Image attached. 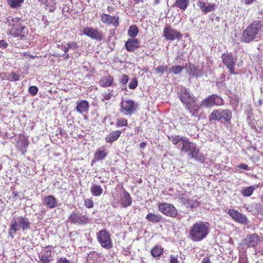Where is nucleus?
<instances>
[{"instance_id": "nucleus-43", "label": "nucleus", "mask_w": 263, "mask_h": 263, "mask_svg": "<svg viewBox=\"0 0 263 263\" xmlns=\"http://www.w3.org/2000/svg\"><path fill=\"white\" fill-rule=\"evenodd\" d=\"M116 125L117 127H123L127 125V121L125 118H118L117 120Z\"/></svg>"}, {"instance_id": "nucleus-26", "label": "nucleus", "mask_w": 263, "mask_h": 263, "mask_svg": "<svg viewBox=\"0 0 263 263\" xmlns=\"http://www.w3.org/2000/svg\"><path fill=\"white\" fill-rule=\"evenodd\" d=\"M189 155L192 158L200 163H203L205 159V157L199 152L196 145L191 151Z\"/></svg>"}, {"instance_id": "nucleus-35", "label": "nucleus", "mask_w": 263, "mask_h": 263, "mask_svg": "<svg viewBox=\"0 0 263 263\" xmlns=\"http://www.w3.org/2000/svg\"><path fill=\"white\" fill-rule=\"evenodd\" d=\"M163 252V248L160 246H155L151 250V254L154 257H159Z\"/></svg>"}, {"instance_id": "nucleus-61", "label": "nucleus", "mask_w": 263, "mask_h": 263, "mask_svg": "<svg viewBox=\"0 0 263 263\" xmlns=\"http://www.w3.org/2000/svg\"><path fill=\"white\" fill-rule=\"evenodd\" d=\"M255 0H245V3L246 4L249 5V4H251L253 3V2Z\"/></svg>"}, {"instance_id": "nucleus-25", "label": "nucleus", "mask_w": 263, "mask_h": 263, "mask_svg": "<svg viewBox=\"0 0 263 263\" xmlns=\"http://www.w3.org/2000/svg\"><path fill=\"white\" fill-rule=\"evenodd\" d=\"M139 41L138 40L134 38H130L127 40L125 43V47L127 51L132 52L137 49L139 47Z\"/></svg>"}, {"instance_id": "nucleus-34", "label": "nucleus", "mask_w": 263, "mask_h": 263, "mask_svg": "<svg viewBox=\"0 0 263 263\" xmlns=\"http://www.w3.org/2000/svg\"><path fill=\"white\" fill-rule=\"evenodd\" d=\"M90 191L92 195L95 196H99L103 192V189L99 185L93 184L92 185Z\"/></svg>"}, {"instance_id": "nucleus-3", "label": "nucleus", "mask_w": 263, "mask_h": 263, "mask_svg": "<svg viewBox=\"0 0 263 263\" xmlns=\"http://www.w3.org/2000/svg\"><path fill=\"white\" fill-rule=\"evenodd\" d=\"M262 27L260 21H255L248 26L242 32V41L245 43H250L253 41H258L259 38L258 33Z\"/></svg>"}, {"instance_id": "nucleus-28", "label": "nucleus", "mask_w": 263, "mask_h": 263, "mask_svg": "<svg viewBox=\"0 0 263 263\" xmlns=\"http://www.w3.org/2000/svg\"><path fill=\"white\" fill-rule=\"evenodd\" d=\"M121 134V131L116 130L114 131L106 136L105 140L107 142L112 143L117 140Z\"/></svg>"}, {"instance_id": "nucleus-21", "label": "nucleus", "mask_w": 263, "mask_h": 263, "mask_svg": "<svg viewBox=\"0 0 263 263\" xmlns=\"http://www.w3.org/2000/svg\"><path fill=\"white\" fill-rule=\"evenodd\" d=\"M185 67L187 68L188 73L193 77H200L203 76V70L199 68L197 66L193 64H186Z\"/></svg>"}, {"instance_id": "nucleus-1", "label": "nucleus", "mask_w": 263, "mask_h": 263, "mask_svg": "<svg viewBox=\"0 0 263 263\" xmlns=\"http://www.w3.org/2000/svg\"><path fill=\"white\" fill-rule=\"evenodd\" d=\"M6 20L5 23L8 24L9 27L7 30V34L21 39L25 37L28 32V29L25 25L22 24V21L20 18L9 16Z\"/></svg>"}, {"instance_id": "nucleus-29", "label": "nucleus", "mask_w": 263, "mask_h": 263, "mask_svg": "<svg viewBox=\"0 0 263 263\" xmlns=\"http://www.w3.org/2000/svg\"><path fill=\"white\" fill-rule=\"evenodd\" d=\"M132 199L129 194L126 191L123 193V196L121 198V205L122 206L126 208L130 205Z\"/></svg>"}, {"instance_id": "nucleus-50", "label": "nucleus", "mask_w": 263, "mask_h": 263, "mask_svg": "<svg viewBox=\"0 0 263 263\" xmlns=\"http://www.w3.org/2000/svg\"><path fill=\"white\" fill-rule=\"evenodd\" d=\"M84 205L87 208H91L93 206V202L91 199H87L84 201Z\"/></svg>"}, {"instance_id": "nucleus-57", "label": "nucleus", "mask_w": 263, "mask_h": 263, "mask_svg": "<svg viewBox=\"0 0 263 263\" xmlns=\"http://www.w3.org/2000/svg\"><path fill=\"white\" fill-rule=\"evenodd\" d=\"M238 167L240 169L245 170H249V167L248 165L245 164V163H241L240 164Z\"/></svg>"}, {"instance_id": "nucleus-45", "label": "nucleus", "mask_w": 263, "mask_h": 263, "mask_svg": "<svg viewBox=\"0 0 263 263\" xmlns=\"http://www.w3.org/2000/svg\"><path fill=\"white\" fill-rule=\"evenodd\" d=\"M179 201L180 202L184 204L185 206H186L187 204H189V200L188 198L184 195L182 194L179 196Z\"/></svg>"}, {"instance_id": "nucleus-37", "label": "nucleus", "mask_w": 263, "mask_h": 263, "mask_svg": "<svg viewBox=\"0 0 263 263\" xmlns=\"http://www.w3.org/2000/svg\"><path fill=\"white\" fill-rule=\"evenodd\" d=\"M184 137H185L180 136L178 135H177V136L171 135V136H168V139L170 140H171L172 142V143H173V144H174V145H177L179 142L181 143L182 141H183V140L184 139Z\"/></svg>"}, {"instance_id": "nucleus-53", "label": "nucleus", "mask_w": 263, "mask_h": 263, "mask_svg": "<svg viewBox=\"0 0 263 263\" xmlns=\"http://www.w3.org/2000/svg\"><path fill=\"white\" fill-rule=\"evenodd\" d=\"M56 263H70V261L66 257H62L57 260Z\"/></svg>"}, {"instance_id": "nucleus-24", "label": "nucleus", "mask_w": 263, "mask_h": 263, "mask_svg": "<svg viewBox=\"0 0 263 263\" xmlns=\"http://www.w3.org/2000/svg\"><path fill=\"white\" fill-rule=\"evenodd\" d=\"M28 144L29 141L27 138L24 136H20L18 138L16 146L23 154H24L27 151Z\"/></svg>"}, {"instance_id": "nucleus-38", "label": "nucleus", "mask_w": 263, "mask_h": 263, "mask_svg": "<svg viewBox=\"0 0 263 263\" xmlns=\"http://www.w3.org/2000/svg\"><path fill=\"white\" fill-rule=\"evenodd\" d=\"M78 48V45L76 42H69L64 47V51H68L69 49L73 51Z\"/></svg>"}, {"instance_id": "nucleus-58", "label": "nucleus", "mask_w": 263, "mask_h": 263, "mask_svg": "<svg viewBox=\"0 0 263 263\" xmlns=\"http://www.w3.org/2000/svg\"><path fill=\"white\" fill-rule=\"evenodd\" d=\"M201 263H211V261H210L209 257H204L202 259Z\"/></svg>"}, {"instance_id": "nucleus-17", "label": "nucleus", "mask_w": 263, "mask_h": 263, "mask_svg": "<svg viewBox=\"0 0 263 263\" xmlns=\"http://www.w3.org/2000/svg\"><path fill=\"white\" fill-rule=\"evenodd\" d=\"M178 97L181 102L185 105L195 99V97L192 96L190 92L184 87L180 89Z\"/></svg>"}, {"instance_id": "nucleus-52", "label": "nucleus", "mask_w": 263, "mask_h": 263, "mask_svg": "<svg viewBox=\"0 0 263 263\" xmlns=\"http://www.w3.org/2000/svg\"><path fill=\"white\" fill-rule=\"evenodd\" d=\"M128 81V77L127 75L123 74L120 79V82L123 84H126Z\"/></svg>"}, {"instance_id": "nucleus-46", "label": "nucleus", "mask_w": 263, "mask_h": 263, "mask_svg": "<svg viewBox=\"0 0 263 263\" xmlns=\"http://www.w3.org/2000/svg\"><path fill=\"white\" fill-rule=\"evenodd\" d=\"M38 88L36 86H31L29 87L28 89V92L29 93H30L32 96H35L36 95L38 92Z\"/></svg>"}, {"instance_id": "nucleus-62", "label": "nucleus", "mask_w": 263, "mask_h": 263, "mask_svg": "<svg viewBox=\"0 0 263 263\" xmlns=\"http://www.w3.org/2000/svg\"><path fill=\"white\" fill-rule=\"evenodd\" d=\"M140 146L141 148H144L146 146V143L145 142H141L140 144Z\"/></svg>"}, {"instance_id": "nucleus-9", "label": "nucleus", "mask_w": 263, "mask_h": 263, "mask_svg": "<svg viewBox=\"0 0 263 263\" xmlns=\"http://www.w3.org/2000/svg\"><path fill=\"white\" fill-rule=\"evenodd\" d=\"M158 208L161 213L167 216L172 218L176 217L178 214L177 209L173 204L170 203H159Z\"/></svg>"}, {"instance_id": "nucleus-64", "label": "nucleus", "mask_w": 263, "mask_h": 263, "mask_svg": "<svg viewBox=\"0 0 263 263\" xmlns=\"http://www.w3.org/2000/svg\"><path fill=\"white\" fill-rule=\"evenodd\" d=\"M55 9V7L53 6V7H52V8L49 9V10L51 12H53L54 11Z\"/></svg>"}, {"instance_id": "nucleus-41", "label": "nucleus", "mask_w": 263, "mask_h": 263, "mask_svg": "<svg viewBox=\"0 0 263 263\" xmlns=\"http://www.w3.org/2000/svg\"><path fill=\"white\" fill-rule=\"evenodd\" d=\"M183 69V66L179 65H175L172 66L170 69V72H172L175 74H179L182 72Z\"/></svg>"}, {"instance_id": "nucleus-23", "label": "nucleus", "mask_w": 263, "mask_h": 263, "mask_svg": "<svg viewBox=\"0 0 263 263\" xmlns=\"http://www.w3.org/2000/svg\"><path fill=\"white\" fill-rule=\"evenodd\" d=\"M185 108L188 109L192 116L197 117V113L200 110V106L198 105L195 98L185 105Z\"/></svg>"}, {"instance_id": "nucleus-18", "label": "nucleus", "mask_w": 263, "mask_h": 263, "mask_svg": "<svg viewBox=\"0 0 263 263\" xmlns=\"http://www.w3.org/2000/svg\"><path fill=\"white\" fill-rule=\"evenodd\" d=\"M197 6L203 14H206L214 11L216 7V4L214 3H209L206 4L205 2L201 1L197 2Z\"/></svg>"}, {"instance_id": "nucleus-47", "label": "nucleus", "mask_w": 263, "mask_h": 263, "mask_svg": "<svg viewBox=\"0 0 263 263\" xmlns=\"http://www.w3.org/2000/svg\"><path fill=\"white\" fill-rule=\"evenodd\" d=\"M114 96V95L111 93V92H104L103 94V101L104 100H110L112 97Z\"/></svg>"}, {"instance_id": "nucleus-31", "label": "nucleus", "mask_w": 263, "mask_h": 263, "mask_svg": "<svg viewBox=\"0 0 263 263\" xmlns=\"http://www.w3.org/2000/svg\"><path fill=\"white\" fill-rule=\"evenodd\" d=\"M258 187V184H255L254 185H251L249 187L243 188L241 191V193L244 197H250L253 194L254 190L257 189Z\"/></svg>"}, {"instance_id": "nucleus-51", "label": "nucleus", "mask_w": 263, "mask_h": 263, "mask_svg": "<svg viewBox=\"0 0 263 263\" xmlns=\"http://www.w3.org/2000/svg\"><path fill=\"white\" fill-rule=\"evenodd\" d=\"M170 263H179L177 256L171 255L170 257Z\"/></svg>"}, {"instance_id": "nucleus-42", "label": "nucleus", "mask_w": 263, "mask_h": 263, "mask_svg": "<svg viewBox=\"0 0 263 263\" xmlns=\"http://www.w3.org/2000/svg\"><path fill=\"white\" fill-rule=\"evenodd\" d=\"M189 204H187L186 207H190V208H196L199 205V202L194 199H189Z\"/></svg>"}, {"instance_id": "nucleus-12", "label": "nucleus", "mask_w": 263, "mask_h": 263, "mask_svg": "<svg viewBox=\"0 0 263 263\" xmlns=\"http://www.w3.org/2000/svg\"><path fill=\"white\" fill-rule=\"evenodd\" d=\"M227 213L235 221L243 224H248L249 220L246 216L243 214H241L238 211L234 209H229Z\"/></svg>"}, {"instance_id": "nucleus-40", "label": "nucleus", "mask_w": 263, "mask_h": 263, "mask_svg": "<svg viewBox=\"0 0 263 263\" xmlns=\"http://www.w3.org/2000/svg\"><path fill=\"white\" fill-rule=\"evenodd\" d=\"M138 33V29L136 25H132L129 27L128 30V35L132 38L137 35Z\"/></svg>"}, {"instance_id": "nucleus-39", "label": "nucleus", "mask_w": 263, "mask_h": 263, "mask_svg": "<svg viewBox=\"0 0 263 263\" xmlns=\"http://www.w3.org/2000/svg\"><path fill=\"white\" fill-rule=\"evenodd\" d=\"M24 0H9L8 3L10 7L12 8H16L22 6Z\"/></svg>"}, {"instance_id": "nucleus-22", "label": "nucleus", "mask_w": 263, "mask_h": 263, "mask_svg": "<svg viewBox=\"0 0 263 263\" xmlns=\"http://www.w3.org/2000/svg\"><path fill=\"white\" fill-rule=\"evenodd\" d=\"M118 20V16H112L107 14H103L101 16V21L103 23L107 25L112 24L116 27L119 25Z\"/></svg>"}, {"instance_id": "nucleus-27", "label": "nucleus", "mask_w": 263, "mask_h": 263, "mask_svg": "<svg viewBox=\"0 0 263 263\" xmlns=\"http://www.w3.org/2000/svg\"><path fill=\"white\" fill-rule=\"evenodd\" d=\"M89 104L86 100H81L77 102V106L75 109L77 112L82 114L84 112H86L89 109Z\"/></svg>"}, {"instance_id": "nucleus-54", "label": "nucleus", "mask_w": 263, "mask_h": 263, "mask_svg": "<svg viewBox=\"0 0 263 263\" xmlns=\"http://www.w3.org/2000/svg\"><path fill=\"white\" fill-rule=\"evenodd\" d=\"M8 44L7 43V42L4 40H0V48H6L8 46Z\"/></svg>"}, {"instance_id": "nucleus-56", "label": "nucleus", "mask_w": 263, "mask_h": 263, "mask_svg": "<svg viewBox=\"0 0 263 263\" xmlns=\"http://www.w3.org/2000/svg\"><path fill=\"white\" fill-rule=\"evenodd\" d=\"M238 263H248L247 257L245 255L240 256Z\"/></svg>"}, {"instance_id": "nucleus-14", "label": "nucleus", "mask_w": 263, "mask_h": 263, "mask_svg": "<svg viewBox=\"0 0 263 263\" xmlns=\"http://www.w3.org/2000/svg\"><path fill=\"white\" fill-rule=\"evenodd\" d=\"M52 246H47L42 248L39 257L42 263H49L51 260Z\"/></svg>"}, {"instance_id": "nucleus-36", "label": "nucleus", "mask_w": 263, "mask_h": 263, "mask_svg": "<svg viewBox=\"0 0 263 263\" xmlns=\"http://www.w3.org/2000/svg\"><path fill=\"white\" fill-rule=\"evenodd\" d=\"M189 5V0H176L175 5L182 10H185Z\"/></svg>"}, {"instance_id": "nucleus-5", "label": "nucleus", "mask_w": 263, "mask_h": 263, "mask_svg": "<svg viewBox=\"0 0 263 263\" xmlns=\"http://www.w3.org/2000/svg\"><path fill=\"white\" fill-rule=\"evenodd\" d=\"M232 117V114L229 109H223L219 108L218 109H214L209 116L210 121H218L229 122L231 120Z\"/></svg>"}, {"instance_id": "nucleus-6", "label": "nucleus", "mask_w": 263, "mask_h": 263, "mask_svg": "<svg viewBox=\"0 0 263 263\" xmlns=\"http://www.w3.org/2000/svg\"><path fill=\"white\" fill-rule=\"evenodd\" d=\"M90 219L86 213H82L78 212H72L69 217L67 221L72 224L84 226L88 223Z\"/></svg>"}, {"instance_id": "nucleus-33", "label": "nucleus", "mask_w": 263, "mask_h": 263, "mask_svg": "<svg viewBox=\"0 0 263 263\" xmlns=\"http://www.w3.org/2000/svg\"><path fill=\"white\" fill-rule=\"evenodd\" d=\"M107 153L105 149L101 147L98 149L95 154V159L97 161L101 160L104 159L107 156Z\"/></svg>"}, {"instance_id": "nucleus-16", "label": "nucleus", "mask_w": 263, "mask_h": 263, "mask_svg": "<svg viewBox=\"0 0 263 263\" xmlns=\"http://www.w3.org/2000/svg\"><path fill=\"white\" fill-rule=\"evenodd\" d=\"M260 240V238L256 233L247 235L244 239V243L248 247L255 248Z\"/></svg>"}, {"instance_id": "nucleus-32", "label": "nucleus", "mask_w": 263, "mask_h": 263, "mask_svg": "<svg viewBox=\"0 0 263 263\" xmlns=\"http://www.w3.org/2000/svg\"><path fill=\"white\" fill-rule=\"evenodd\" d=\"M114 78L112 76H108L101 78L100 80L99 83L102 87H109L111 85Z\"/></svg>"}, {"instance_id": "nucleus-2", "label": "nucleus", "mask_w": 263, "mask_h": 263, "mask_svg": "<svg viewBox=\"0 0 263 263\" xmlns=\"http://www.w3.org/2000/svg\"><path fill=\"white\" fill-rule=\"evenodd\" d=\"M209 223L202 221L194 223L189 231V236L193 241H200L206 237L210 232Z\"/></svg>"}, {"instance_id": "nucleus-59", "label": "nucleus", "mask_w": 263, "mask_h": 263, "mask_svg": "<svg viewBox=\"0 0 263 263\" xmlns=\"http://www.w3.org/2000/svg\"><path fill=\"white\" fill-rule=\"evenodd\" d=\"M262 104V101L261 99H259V100L255 103V105L257 107H259Z\"/></svg>"}, {"instance_id": "nucleus-13", "label": "nucleus", "mask_w": 263, "mask_h": 263, "mask_svg": "<svg viewBox=\"0 0 263 263\" xmlns=\"http://www.w3.org/2000/svg\"><path fill=\"white\" fill-rule=\"evenodd\" d=\"M82 32L83 34L97 41H102L103 39V34L99 32L97 29L87 27L84 28Z\"/></svg>"}, {"instance_id": "nucleus-8", "label": "nucleus", "mask_w": 263, "mask_h": 263, "mask_svg": "<svg viewBox=\"0 0 263 263\" xmlns=\"http://www.w3.org/2000/svg\"><path fill=\"white\" fill-rule=\"evenodd\" d=\"M120 112L124 115H132L138 107V104L132 100H123L120 103Z\"/></svg>"}, {"instance_id": "nucleus-11", "label": "nucleus", "mask_w": 263, "mask_h": 263, "mask_svg": "<svg viewBox=\"0 0 263 263\" xmlns=\"http://www.w3.org/2000/svg\"><path fill=\"white\" fill-rule=\"evenodd\" d=\"M221 58L223 64L227 66L232 74H235L234 71V66L236 62L237 58L230 53H223L222 54Z\"/></svg>"}, {"instance_id": "nucleus-19", "label": "nucleus", "mask_w": 263, "mask_h": 263, "mask_svg": "<svg viewBox=\"0 0 263 263\" xmlns=\"http://www.w3.org/2000/svg\"><path fill=\"white\" fill-rule=\"evenodd\" d=\"M195 146L196 145L194 143L191 142L187 138L185 137L182 142L179 144L178 148L182 152L189 153V154Z\"/></svg>"}, {"instance_id": "nucleus-20", "label": "nucleus", "mask_w": 263, "mask_h": 263, "mask_svg": "<svg viewBox=\"0 0 263 263\" xmlns=\"http://www.w3.org/2000/svg\"><path fill=\"white\" fill-rule=\"evenodd\" d=\"M43 204L49 209H53L58 206L57 199L52 195L45 196L42 199Z\"/></svg>"}, {"instance_id": "nucleus-49", "label": "nucleus", "mask_w": 263, "mask_h": 263, "mask_svg": "<svg viewBox=\"0 0 263 263\" xmlns=\"http://www.w3.org/2000/svg\"><path fill=\"white\" fill-rule=\"evenodd\" d=\"M167 67L166 66H159L155 69L157 73H163L164 71H166Z\"/></svg>"}, {"instance_id": "nucleus-4", "label": "nucleus", "mask_w": 263, "mask_h": 263, "mask_svg": "<svg viewBox=\"0 0 263 263\" xmlns=\"http://www.w3.org/2000/svg\"><path fill=\"white\" fill-rule=\"evenodd\" d=\"M30 224L29 220L25 217L20 216L16 218H13L11 221L10 228L8 231L9 236L11 238H13L14 234L20 229H22L23 231L29 229Z\"/></svg>"}, {"instance_id": "nucleus-15", "label": "nucleus", "mask_w": 263, "mask_h": 263, "mask_svg": "<svg viewBox=\"0 0 263 263\" xmlns=\"http://www.w3.org/2000/svg\"><path fill=\"white\" fill-rule=\"evenodd\" d=\"M163 36L166 40L174 41L181 36L180 32L170 26H165L163 31Z\"/></svg>"}, {"instance_id": "nucleus-7", "label": "nucleus", "mask_w": 263, "mask_h": 263, "mask_svg": "<svg viewBox=\"0 0 263 263\" xmlns=\"http://www.w3.org/2000/svg\"><path fill=\"white\" fill-rule=\"evenodd\" d=\"M97 238L103 248L109 250L112 247L110 235L106 230H102L97 232Z\"/></svg>"}, {"instance_id": "nucleus-44", "label": "nucleus", "mask_w": 263, "mask_h": 263, "mask_svg": "<svg viewBox=\"0 0 263 263\" xmlns=\"http://www.w3.org/2000/svg\"><path fill=\"white\" fill-rule=\"evenodd\" d=\"M21 78V76L15 73L14 72H12L9 75V81H18Z\"/></svg>"}, {"instance_id": "nucleus-48", "label": "nucleus", "mask_w": 263, "mask_h": 263, "mask_svg": "<svg viewBox=\"0 0 263 263\" xmlns=\"http://www.w3.org/2000/svg\"><path fill=\"white\" fill-rule=\"evenodd\" d=\"M138 85L137 80L136 79H133L129 83L128 87L131 89L136 88Z\"/></svg>"}, {"instance_id": "nucleus-30", "label": "nucleus", "mask_w": 263, "mask_h": 263, "mask_svg": "<svg viewBox=\"0 0 263 263\" xmlns=\"http://www.w3.org/2000/svg\"><path fill=\"white\" fill-rule=\"evenodd\" d=\"M146 219L153 223H159L163 221V217L160 214L149 213L146 216Z\"/></svg>"}, {"instance_id": "nucleus-55", "label": "nucleus", "mask_w": 263, "mask_h": 263, "mask_svg": "<svg viewBox=\"0 0 263 263\" xmlns=\"http://www.w3.org/2000/svg\"><path fill=\"white\" fill-rule=\"evenodd\" d=\"M9 75H10V74L7 73L3 72L2 73H0V77L2 80H6L9 81Z\"/></svg>"}, {"instance_id": "nucleus-60", "label": "nucleus", "mask_w": 263, "mask_h": 263, "mask_svg": "<svg viewBox=\"0 0 263 263\" xmlns=\"http://www.w3.org/2000/svg\"><path fill=\"white\" fill-rule=\"evenodd\" d=\"M68 51H64V53L63 55V57L64 58V59H68V58H69L70 56H69V53H68Z\"/></svg>"}, {"instance_id": "nucleus-10", "label": "nucleus", "mask_w": 263, "mask_h": 263, "mask_svg": "<svg viewBox=\"0 0 263 263\" xmlns=\"http://www.w3.org/2000/svg\"><path fill=\"white\" fill-rule=\"evenodd\" d=\"M223 103V101L221 97L212 95L202 100L200 105L201 107H211L214 105H221Z\"/></svg>"}, {"instance_id": "nucleus-63", "label": "nucleus", "mask_w": 263, "mask_h": 263, "mask_svg": "<svg viewBox=\"0 0 263 263\" xmlns=\"http://www.w3.org/2000/svg\"><path fill=\"white\" fill-rule=\"evenodd\" d=\"M12 194H13L14 197H16L18 196V193L16 192H13Z\"/></svg>"}]
</instances>
